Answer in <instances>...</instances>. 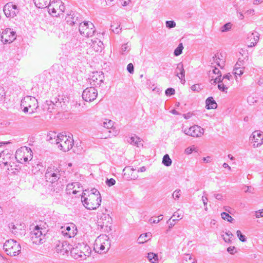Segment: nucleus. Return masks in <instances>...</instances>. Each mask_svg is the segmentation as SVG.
Wrapping results in <instances>:
<instances>
[{
    "instance_id": "412c9836",
    "label": "nucleus",
    "mask_w": 263,
    "mask_h": 263,
    "mask_svg": "<svg viewBox=\"0 0 263 263\" xmlns=\"http://www.w3.org/2000/svg\"><path fill=\"white\" fill-rule=\"evenodd\" d=\"M62 229V233L63 235L67 238H71L74 237L76 234V232H75L74 226H68L66 227H62L61 228Z\"/></svg>"
},
{
    "instance_id": "8fccbe9b",
    "label": "nucleus",
    "mask_w": 263,
    "mask_h": 263,
    "mask_svg": "<svg viewBox=\"0 0 263 263\" xmlns=\"http://www.w3.org/2000/svg\"><path fill=\"white\" fill-rule=\"evenodd\" d=\"M237 237L242 242H246L247 241L246 237L245 235L241 234L240 231L237 230L236 232Z\"/></svg>"
},
{
    "instance_id": "dca6fc26",
    "label": "nucleus",
    "mask_w": 263,
    "mask_h": 263,
    "mask_svg": "<svg viewBox=\"0 0 263 263\" xmlns=\"http://www.w3.org/2000/svg\"><path fill=\"white\" fill-rule=\"evenodd\" d=\"M250 139L253 143L254 147H258L263 143V133L260 130L254 131L250 136Z\"/></svg>"
},
{
    "instance_id": "e2e57ef3",
    "label": "nucleus",
    "mask_w": 263,
    "mask_h": 263,
    "mask_svg": "<svg viewBox=\"0 0 263 263\" xmlns=\"http://www.w3.org/2000/svg\"><path fill=\"white\" fill-rule=\"evenodd\" d=\"M127 70L130 73H133L134 71V66L132 63H129L127 66Z\"/></svg>"
},
{
    "instance_id": "ea45409f",
    "label": "nucleus",
    "mask_w": 263,
    "mask_h": 263,
    "mask_svg": "<svg viewBox=\"0 0 263 263\" xmlns=\"http://www.w3.org/2000/svg\"><path fill=\"white\" fill-rule=\"evenodd\" d=\"M110 27L114 33H119L121 30V28H120V25H118V23L116 24L114 23L111 25Z\"/></svg>"
},
{
    "instance_id": "603ef678",
    "label": "nucleus",
    "mask_w": 263,
    "mask_h": 263,
    "mask_svg": "<svg viewBox=\"0 0 263 263\" xmlns=\"http://www.w3.org/2000/svg\"><path fill=\"white\" fill-rule=\"evenodd\" d=\"M245 61L244 60H241L240 59L238 60L236 64L235 65V66L234 68H244L243 65H244Z\"/></svg>"
},
{
    "instance_id": "2eb2a0df",
    "label": "nucleus",
    "mask_w": 263,
    "mask_h": 263,
    "mask_svg": "<svg viewBox=\"0 0 263 263\" xmlns=\"http://www.w3.org/2000/svg\"><path fill=\"white\" fill-rule=\"evenodd\" d=\"M16 37L15 32L12 31L10 28H6L2 33L1 41L4 44L12 42Z\"/></svg>"
},
{
    "instance_id": "a211bd4d",
    "label": "nucleus",
    "mask_w": 263,
    "mask_h": 263,
    "mask_svg": "<svg viewBox=\"0 0 263 263\" xmlns=\"http://www.w3.org/2000/svg\"><path fill=\"white\" fill-rule=\"evenodd\" d=\"M66 102L68 100L65 98H64L63 96H58V97H55L51 100V105L61 109V110H64L66 108Z\"/></svg>"
},
{
    "instance_id": "09e8293b",
    "label": "nucleus",
    "mask_w": 263,
    "mask_h": 263,
    "mask_svg": "<svg viewBox=\"0 0 263 263\" xmlns=\"http://www.w3.org/2000/svg\"><path fill=\"white\" fill-rule=\"evenodd\" d=\"M233 73L236 76H240L243 73V68H234Z\"/></svg>"
},
{
    "instance_id": "6ab92c4d",
    "label": "nucleus",
    "mask_w": 263,
    "mask_h": 263,
    "mask_svg": "<svg viewBox=\"0 0 263 263\" xmlns=\"http://www.w3.org/2000/svg\"><path fill=\"white\" fill-rule=\"evenodd\" d=\"M71 249V246L66 241H60L59 240L56 242L55 250L58 253L64 255L67 253Z\"/></svg>"
},
{
    "instance_id": "e433bc0d",
    "label": "nucleus",
    "mask_w": 263,
    "mask_h": 263,
    "mask_svg": "<svg viewBox=\"0 0 263 263\" xmlns=\"http://www.w3.org/2000/svg\"><path fill=\"white\" fill-rule=\"evenodd\" d=\"M128 142L132 144L136 145L137 146L139 147V145L141 143V140L137 136L132 137L130 138Z\"/></svg>"
},
{
    "instance_id": "13d9d810",
    "label": "nucleus",
    "mask_w": 263,
    "mask_h": 263,
    "mask_svg": "<svg viewBox=\"0 0 263 263\" xmlns=\"http://www.w3.org/2000/svg\"><path fill=\"white\" fill-rule=\"evenodd\" d=\"M191 89L193 91L199 92L201 89V88L200 84H197L192 85L191 86Z\"/></svg>"
},
{
    "instance_id": "a878e982",
    "label": "nucleus",
    "mask_w": 263,
    "mask_h": 263,
    "mask_svg": "<svg viewBox=\"0 0 263 263\" xmlns=\"http://www.w3.org/2000/svg\"><path fill=\"white\" fill-rule=\"evenodd\" d=\"M206 107L208 109H216L217 107V104L213 98L210 97L205 101Z\"/></svg>"
},
{
    "instance_id": "864d4df0",
    "label": "nucleus",
    "mask_w": 263,
    "mask_h": 263,
    "mask_svg": "<svg viewBox=\"0 0 263 263\" xmlns=\"http://www.w3.org/2000/svg\"><path fill=\"white\" fill-rule=\"evenodd\" d=\"M175 90L173 88H168L166 89L165 93L167 96H171L175 94Z\"/></svg>"
},
{
    "instance_id": "1a4fd4ad",
    "label": "nucleus",
    "mask_w": 263,
    "mask_h": 263,
    "mask_svg": "<svg viewBox=\"0 0 263 263\" xmlns=\"http://www.w3.org/2000/svg\"><path fill=\"white\" fill-rule=\"evenodd\" d=\"M86 194L83 193L81 197V201L83 205L88 210H95L98 208L101 202V196L97 197L95 200H89L90 197H85Z\"/></svg>"
},
{
    "instance_id": "473e14b6",
    "label": "nucleus",
    "mask_w": 263,
    "mask_h": 263,
    "mask_svg": "<svg viewBox=\"0 0 263 263\" xmlns=\"http://www.w3.org/2000/svg\"><path fill=\"white\" fill-rule=\"evenodd\" d=\"M73 15H74V14H68V16L66 17L67 22L68 23V24H69L70 25H73L76 24H80L79 21L78 22H77V21L78 20V17H77V18L75 19L74 16H73Z\"/></svg>"
},
{
    "instance_id": "c756f323",
    "label": "nucleus",
    "mask_w": 263,
    "mask_h": 263,
    "mask_svg": "<svg viewBox=\"0 0 263 263\" xmlns=\"http://www.w3.org/2000/svg\"><path fill=\"white\" fill-rule=\"evenodd\" d=\"M148 260L151 263H158V256L157 254L153 253V252H149L147 254V256Z\"/></svg>"
},
{
    "instance_id": "7c9ffc66",
    "label": "nucleus",
    "mask_w": 263,
    "mask_h": 263,
    "mask_svg": "<svg viewBox=\"0 0 263 263\" xmlns=\"http://www.w3.org/2000/svg\"><path fill=\"white\" fill-rule=\"evenodd\" d=\"M131 45L129 43H126L122 45L120 49V53L122 55L127 54L130 50Z\"/></svg>"
},
{
    "instance_id": "b1692460",
    "label": "nucleus",
    "mask_w": 263,
    "mask_h": 263,
    "mask_svg": "<svg viewBox=\"0 0 263 263\" xmlns=\"http://www.w3.org/2000/svg\"><path fill=\"white\" fill-rule=\"evenodd\" d=\"M220 56L221 57L222 55L221 54H219L218 53L215 54V55L213 57V62L212 64H216L218 66L220 67L221 68H223L225 65L224 60L220 58Z\"/></svg>"
},
{
    "instance_id": "5fc2aeb1",
    "label": "nucleus",
    "mask_w": 263,
    "mask_h": 263,
    "mask_svg": "<svg viewBox=\"0 0 263 263\" xmlns=\"http://www.w3.org/2000/svg\"><path fill=\"white\" fill-rule=\"evenodd\" d=\"M158 219H157V220H155V219H153L152 218H151L149 220H148V222L151 223H159L161 220H162L163 219V215H160L158 216Z\"/></svg>"
},
{
    "instance_id": "58836bf2",
    "label": "nucleus",
    "mask_w": 263,
    "mask_h": 263,
    "mask_svg": "<svg viewBox=\"0 0 263 263\" xmlns=\"http://www.w3.org/2000/svg\"><path fill=\"white\" fill-rule=\"evenodd\" d=\"M183 46L182 43H180L178 47L175 49L174 54L175 56H178L182 53Z\"/></svg>"
},
{
    "instance_id": "9d476101",
    "label": "nucleus",
    "mask_w": 263,
    "mask_h": 263,
    "mask_svg": "<svg viewBox=\"0 0 263 263\" xmlns=\"http://www.w3.org/2000/svg\"><path fill=\"white\" fill-rule=\"evenodd\" d=\"M14 159L13 154L8 149L4 150L0 153V165L4 164L5 166L9 165L11 168L13 166Z\"/></svg>"
},
{
    "instance_id": "f8f14e48",
    "label": "nucleus",
    "mask_w": 263,
    "mask_h": 263,
    "mask_svg": "<svg viewBox=\"0 0 263 263\" xmlns=\"http://www.w3.org/2000/svg\"><path fill=\"white\" fill-rule=\"evenodd\" d=\"M98 96V91L94 87H89L84 90L82 93V98L87 102H91L95 100Z\"/></svg>"
},
{
    "instance_id": "338daca9",
    "label": "nucleus",
    "mask_w": 263,
    "mask_h": 263,
    "mask_svg": "<svg viewBox=\"0 0 263 263\" xmlns=\"http://www.w3.org/2000/svg\"><path fill=\"white\" fill-rule=\"evenodd\" d=\"M263 217V209L256 212V217L259 218Z\"/></svg>"
},
{
    "instance_id": "69168bd1",
    "label": "nucleus",
    "mask_w": 263,
    "mask_h": 263,
    "mask_svg": "<svg viewBox=\"0 0 263 263\" xmlns=\"http://www.w3.org/2000/svg\"><path fill=\"white\" fill-rule=\"evenodd\" d=\"M202 200L203 201V203L204 204V206H205V211H207L208 210V208L206 207V205H207V201H208V198L204 196H203L202 197Z\"/></svg>"
},
{
    "instance_id": "4d7b16f0",
    "label": "nucleus",
    "mask_w": 263,
    "mask_h": 263,
    "mask_svg": "<svg viewBox=\"0 0 263 263\" xmlns=\"http://www.w3.org/2000/svg\"><path fill=\"white\" fill-rule=\"evenodd\" d=\"M48 12L50 14H51L52 15H55L56 16V10L54 7H52V6L50 5H48Z\"/></svg>"
},
{
    "instance_id": "3c124183",
    "label": "nucleus",
    "mask_w": 263,
    "mask_h": 263,
    "mask_svg": "<svg viewBox=\"0 0 263 263\" xmlns=\"http://www.w3.org/2000/svg\"><path fill=\"white\" fill-rule=\"evenodd\" d=\"M166 27L168 28H172L176 27V23L174 21H167L165 22Z\"/></svg>"
},
{
    "instance_id": "37998d69",
    "label": "nucleus",
    "mask_w": 263,
    "mask_h": 263,
    "mask_svg": "<svg viewBox=\"0 0 263 263\" xmlns=\"http://www.w3.org/2000/svg\"><path fill=\"white\" fill-rule=\"evenodd\" d=\"M46 102L48 105V107L47 108V110L49 112H54L55 111H60V110L59 108L56 107L54 106H53V107H52V106L51 105V100L49 101V103H50L49 104L48 103V101H47Z\"/></svg>"
},
{
    "instance_id": "393cba45",
    "label": "nucleus",
    "mask_w": 263,
    "mask_h": 263,
    "mask_svg": "<svg viewBox=\"0 0 263 263\" xmlns=\"http://www.w3.org/2000/svg\"><path fill=\"white\" fill-rule=\"evenodd\" d=\"M77 186L78 188H81L82 186H81V184L80 183L78 182H72L71 183H69L67 185V190L68 191L72 190V193L73 194H76L78 192H79V190H76V189H74L76 186Z\"/></svg>"
},
{
    "instance_id": "052dcab7",
    "label": "nucleus",
    "mask_w": 263,
    "mask_h": 263,
    "mask_svg": "<svg viewBox=\"0 0 263 263\" xmlns=\"http://www.w3.org/2000/svg\"><path fill=\"white\" fill-rule=\"evenodd\" d=\"M226 235H227L228 236H229L230 237V238H229L228 240L226 239L224 237H223V240H224V241L226 242H230L231 241L230 240V238H232L233 236V234L232 233V232L230 231H228V232H226Z\"/></svg>"
},
{
    "instance_id": "774afa93",
    "label": "nucleus",
    "mask_w": 263,
    "mask_h": 263,
    "mask_svg": "<svg viewBox=\"0 0 263 263\" xmlns=\"http://www.w3.org/2000/svg\"><path fill=\"white\" fill-rule=\"evenodd\" d=\"M223 79L228 80V81H230L231 79H232V76L230 73H228L223 77Z\"/></svg>"
},
{
    "instance_id": "a19ab883",
    "label": "nucleus",
    "mask_w": 263,
    "mask_h": 263,
    "mask_svg": "<svg viewBox=\"0 0 263 263\" xmlns=\"http://www.w3.org/2000/svg\"><path fill=\"white\" fill-rule=\"evenodd\" d=\"M221 217L223 219L227 220L229 222H232L234 219L230 216L228 213L226 212H222L221 214Z\"/></svg>"
},
{
    "instance_id": "cd10ccee",
    "label": "nucleus",
    "mask_w": 263,
    "mask_h": 263,
    "mask_svg": "<svg viewBox=\"0 0 263 263\" xmlns=\"http://www.w3.org/2000/svg\"><path fill=\"white\" fill-rule=\"evenodd\" d=\"M35 5L39 8H44L47 7L49 0H33Z\"/></svg>"
},
{
    "instance_id": "39448f33",
    "label": "nucleus",
    "mask_w": 263,
    "mask_h": 263,
    "mask_svg": "<svg viewBox=\"0 0 263 263\" xmlns=\"http://www.w3.org/2000/svg\"><path fill=\"white\" fill-rule=\"evenodd\" d=\"M3 247L6 253L10 256H15L21 252L20 245L13 239L6 241Z\"/></svg>"
},
{
    "instance_id": "7ed1b4c3",
    "label": "nucleus",
    "mask_w": 263,
    "mask_h": 263,
    "mask_svg": "<svg viewBox=\"0 0 263 263\" xmlns=\"http://www.w3.org/2000/svg\"><path fill=\"white\" fill-rule=\"evenodd\" d=\"M32 152L31 148L24 147L16 150L15 159L19 163H26L32 159Z\"/></svg>"
},
{
    "instance_id": "4c0bfd02",
    "label": "nucleus",
    "mask_w": 263,
    "mask_h": 263,
    "mask_svg": "<svg viewBox=\"0 0 263 263\" xmlns=\"http://www.w3.org/2000/svg\"><path fill=\"white\" fill-rule=\"evenodd\" d=\"M229 84V83H228L227 81L225 80L224 83L222 82L218 84V88L221 91L227 92V90L228 88L227 85Z\"/></svg>"
},
{
    "instance_id": "79ce46f5",
    "label": "nucleus",
    "mask_w": 263,
    "mask_h": 263,
    "mask_svg": "<svg viewBox=\"0 0 263 263\" xmlns=\"http://www.w3.org/2000/svg\"><path fill=\"white\" fill-rule=\"evenodd\" d=\"M113 122L110 120H105L103 123V126L106 128L109 129L113 126Z\"/></svg>"
},
{
    "instance_id": "6e6d98bb",
    "label": "nucleus",
    "mask_w": 263,
    "mask_h": 263,
    "mask_svg": "<svg viewBox=\"0 0 263 263\" xmlns=\"http://www.w3.org/2000/svg\"><path fill=\"white\" fill-rule=\"evenodd\" d=\"M105 183L107 186L110 187L115 184L116 180L113 178L107 179Z\"/></svg>"
},
{
    "instance_id": "5701e85b",
    "label": "nucleus",
    "mask_w": 263,
    "mask_h": 263,
    "mask_svg": "<svg viewBox=\"0 0 263 263\" xmlns=\"http://www.w3.org/2000/svg\"><path fill=\"white\" fill-rule=\"evenodd\" d=\"M21 226V225L15 226L13 223H11L9 224V228L14 235L17 236L22 235L24 233V230L19 228Z\"/></svg>"
},
{
    "instance_id": "6e6552de",
    "label": "nucleus",
    "mask_w": 263,
    "mask_h": 263,
    "mask_svg": "<svg viewBox=\"0 0 263 263\" xmlns=\"http://www.w3.org/2000/svg\"><path fill=\"white\" fill-rule=\"evenodd\" d=\"M94 25L90 22L80 23L79 31L81 35L86 37H91L95 32Z\"/></svg>"
},
{
    "instance_id": "c03bdc74",
    "label": "nucleus",
    "mask_w": 263,
    "mask_h": 263,
    "mask_svg": "<svg viewBox=\"0 0 263 263\" xmlns=\"http://www.w3.org/2000/svg\"><path fill=\"white\" fill-rule=\"evenodd\" d=\"M221 76H222V75H219L215 79H211V81H210L211 83L212 84H216V83L220 84V83H222L224 79H223V78H221Z\"/></svg>"
},
{
    "instance_id": "0e129e2a",
    "label": "nucleus",
    "mask_w": 263,
    "mask_h": 263,
    "mask_svg": "<svg viewBox=\"0 0 263 263\" xmlns=\"http://www.w3.org/2000/svg\"><path fill=\"white\" fill-rule=\"evenodd\" d=\"M243 190L246 193H252L253 191V189L249 186H245Z\"/></svg>"
},
{
    "instance_id": "bf43d9fd",
    "label": "nucleus",
    "mask_w": 263,
    "mask_h": 263,
    "mask_svg": "<svg viewBox=\"0 0 263 263\" xmlns=\"http://www.w3.org/2000/svg\"><path fill=\"white\" fill-rule=\"evenodd\" d=\"M196 148L195 147L194 145H193L191 147H189L187 148H186L185 149V153L186 154H191L193 151H194L195 150Z\"/></svg>"
},
{
    "instance_id": "f704fd0d",
    "label": "nucleus",
    "mask_w": 263,
    "mask_h": 263,
    "mask_svg": "<svg viewBox=\"0 0 263 263\" xmlns=\"http://www.w3.org/2000/svg\"><path fill=\"white\" fill-rule=\"evenodd\" d=\"M162 162L164 165L166 166H170L172 164V161L169 155L168 154H165L163 157Z\"/></svg>"
},
{
    "instance_id": "72a5a7b5",
    "label": "nucleus",
    "mask_w": 263,
    "mask_h": 263,
    "mask_svg": "<svg viewBox=\"0 0 263 263\" xmlns=\"http://www.w3.org/2000/svg\"><path fill=\"white\" fill-rule=\"evenodd\" d=\"M179 212H180V210H178L176 212H174V214H173V216L171 217V218H170V219L167 221V222L168 223L169 221H170L171 219L172 218H173V217L175 218L174 219H173L172 221L173 222H175L176 221L179 220V219H182V215L181 213H180Z\"/></svg>"
},
{
    "instance_id": "c9c22d12",
    "label": "nucleus",
    "mask_w": 263,
    "mask_h": 263,
    "mask_svg": "<svg viewBox=\"0 0 263 263\" xmlns=\"http://www.w3.org/2000/svg\"><path fill=\"white\" fill-rule=\"evenodd\" d=\"M148 236H151V234L150 233H146L144 234H141L137 240L138 243H143L145 242H146L147 240L146 239V238Z\"/></svg>"
},
{
    "instance_id": "c85d7f7f",
    "label": "nucleus",
    "mask_w": 263,
    "mask_h": 263,
    "mask_svg": "<svg viewBox=\"0 0 263 263\" xmlns=\"http://www.w3.org/2000/svg\"><path fill=\"white\" fill-rule=\"evenodd\" d=\"M90 192V193L88 195V197H90L89 200H95V199H96L97 197L101 196V194L99 191L95 188L92 189Z\"/></svg>"
},
{
    "instance_id": "aec40b11",
    "label": "nucleus",
    "mask_w": 263,
    "mask_h": 263,
    "mask_svg": "<svg viewBox=\"0 0 263 263\" xmlns=\"http://www.w3.org/2000/svg\"><path fill=\"white\" fill-rule=\"evenodd\" d=\"M176 76H177L182 84H184L185 80V70L182 63H179L177 65L175 71Z\"/></svg>"
},
{
    "instance_id": "9b49d317",
    "label": "nucleus",
    "mask_w": 263,
    "mask_h": 263,
    "mask_svg": "<svg viewBox=\"0 0 263 263\" xmlns=\"http://www.w3.org/2000/svg\"><path fill=\"white\" fill-rule=\"evenodd\" d=\"M89 82L92 87L100 86L104 82V75L102 71H93L90 76Z\"/></svg>"
},
{
    "instance_id": "4be33fe9",
    "label": "nucleus",
    "mask_w": 263,
    "mask_h": 263,
    "mask_svg": "<svg viewBox=\"0 0 263 263\" xmlns=\"http://www.w3.org/2000/svg\"><path fill=\"white\" fill-rule=\"evenodd\" d=\"M90 47L96 52H101L103 49V43L98 39L91 40V43H89Z\"/></svg>"
},
{
    "instance_id": "680f3d73",
    "label": "nucleus",
    "mask_w": 263,
    "mask_h": 263,
    "mask_svg": "<svg viewBox=\"0 0 263 263\" xmlns=\"http://www.w3.org/2000/svg\"><path fill=\"white\" fill-rule=\"evenodd\" d=\"M227 251L231 254H234L236 252V248L234 246L229 247L227 248Z\"/></svg>"
},
{
    "instance_id": "bb28decb",
    "label": "nucleus",
    "mask_w": 263,
    "mask_h": 263,
    "mask_svg": "<svg viewBox=\"0 0 263 263\" xmlns=\"http://www.w3.org/2000/svg\"><path fill=\"white\" fill-rule=\"evenodd\" d=\"M59 138H60V134L57 135L56 133H53L48 135L47 140L51 144H55L58 145L59 143L58 142H59L58 140Z\"/></svg>"
},
{
    "instance_id": "20e7f679",
    "label": "nucleus",
    "mask_w": 263,
    "mask_h": 263,
    "mask_svg": "<svg viewBox=\"0 0 263 263\" xmlns=\"http://www.w3.org/2000/svg\"><path fill=\"white\" fill-rule=\"evenodd\" d=\"M60 172L55 166L48 167L45 174L46 180L51 183L52 186H54L55 184L58 185L61 183V181L58 182L60 180Z\"/></svg>"
},
{
    "instance_id": "de8ad7c7",
    "label": "nucleus",
    "mask_w": 263,
    "mask_h": 263,
    "mask_svg": "<svg viewBox=\"0 0 263 263\" xmlns=\"http://www.w3.org/2000/svg\"><path fill=\"white\" fill-rule=\"evenodd\" d=\"M232 24L230 23H228L224 24L221 28V31L222 32L228 31L231 28Z\"/></svg>"
},
{
    "instance_id": "423d86ee",
    "label": "nucleus",
    "mask_w": 263,
    "mask_h": 263,
    "mask_svg": "<svg viewBox=\"0 0 263 263\" xmlns=\"http://www.w3.org/2000/svg\"><path fill=\"white\" fill-rule=\"evenodd\" d=\"M45 230L36 226L31 232L30 237L33 243L40 245L43 243L45 237Z\"/></svg>"
},
{
    "instance_id": "a18cd8bd",
    "label": "nucleus",
    "mask_w": 263,
    "mask_h": 263,
    "mask_svg": "<svg viewBox=\"0 0 263 263\" xmlns=\"http://www.w3.org/2000/svg\"><path fill=\"white\" fill-rule=\"evenodd\" d=\"M181 192L180 190H176L173 192L172 196L174 200H178L179 199L181 196Z\"/></svg>"
},
{
    "instance_id": "f03ea898",
    "label": "nucleus",
    "mask_w": 263,
    "mask_h": 263,
    "mask_svg": "<svg viewBox=\"0 0 263 263\" xmlns=\"http://www.w3.org/2000/svg\"><path fill=\"white\" fill-rule=\"evenodd\" d=\"M21 107L24 112L34 113L38 107L37 100L35 97L27 96L21 101Z\"/></svg>"
},
{
    "instance_id": "f3484780",
    "label": "nucleus",
    "mask_w": 263,
    "mask_h": 263,
    "mask_svg": "<svg viewBox=\"0 0 263 263\" xmlns=\"http://www.w3.org/2000/svg\"><path fill=\"white\" fill-rule=\"evenodd\" d=\"M106 239V235H101L97 237L94 243V250L96 252L103 253L106 252L108 250L106 249V247L102 245V241Z\"/></svg>"
},
{
    "instance_id": "f257e3e1",
    "label": "nucleus",
    "mask_w": 263,
    "mask_h": 263,
    "mask_svg": "<svg viewBox=\"0 0 263 263\" xmlns=\"http://www.w3.org/2000/svg\"><path fill=\"white\" fill-rule=\"evenodd\" d=\"M70 254L71 256L79 260H84L89 256L91 253L90 247L86 243H78L75 247L71 248Z\"/></svg>"
},
{
    "instance_id": "0eeeda50",
    "label": "nucleus",
    "mask_w": 263,
    "mask_h": 263,
    "mask_svg": "<svg viewBox=\"0 0 263 263\" xmlns=\"http://www.w3.org/2000/svg\"><path fill=\"white\" fill-rule=\"evenodd\" d=\"M59 139V142H58V148L63 152H68L73 146V140L70 136H67L63 134H60Z\"/></svg>"
},
{
    "instance_id": "ddd939ff",
    "label": "nucleus",
    "mask_w": 263,
    "mask_h": 263,
    "mask_svg": "<svg viewBox=\"0 0 263 263\" xmlns=\"http://www.w3.org/2000/svg\"><path fill=\"white\" fill-rule=\"evenodd\" d=\"M182 131L185 135L193 137H200L204 133L203 128L198 125H194L189 128H184Z\"/></svg>"
},
{
    "instance_id": "49530a36",
    "label": "nucleus",
    "mask_w": 263,
    "mask_h": 263,
    "mask_svg": "<svg viewBox=\"0 0 263 263\" xmlns=\"http://www.w3.org/2000/svg\"><path fill=\"white\" fill-rule=\"evenodd\" d=\"M102 241V245H104L106 247V249L109 250L110 247V242L109 240V237L106 235V239Z\"/></svg>"
},
{
    "instance_id": "2f4dec72",
    "label": "nucleus",
    "mask_w": 263,
    "mask_h": 263,
    "mask_svg": "<svg viewBox=\"0 0 263 263\" xmlns=\"http://www.w3.org/2000/svg\"><path fill=\"white\" fill-rule=\"evenodd\" d=\"M248 39L250 41H253L257 43L259 39V34L257 32H252L248 35Z\"/></svg>"
},
{
    "instance_id": "4468645a",
    "label": "nucleus",
    "mask_w": 263,
    "mask_h": 263,
    "mask_svg": "<svg viewBox=\"0 0 263 263\" xmlns=\"http://www.w3.org/2000/svg\"><path fill=\"white\" fill-rule=\"evenodd\" d=\"M4 12L7 17H14L18 13V10L16 5L12 3H8L6 4L3 9Z\"/></svg>"
}]
</instances>
